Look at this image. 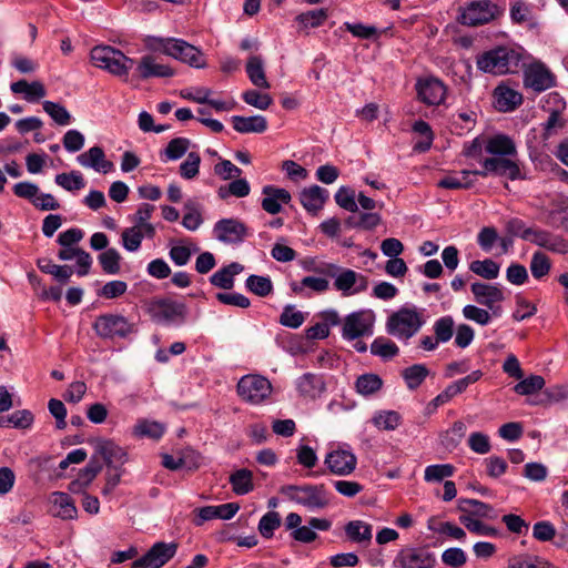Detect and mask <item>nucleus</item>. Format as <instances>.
I'll list each match as a JSON object with an SVG mask.
<instances>
[{"label":"nucleus","mask_w":568,"mask_h":568,"mask_svg":"<svg viewBox=\"0 0 568 568\" xmlns=\"http://www.w3.org/2000/svg\"><path fill=\"white\" fill-rule=\"evenodd\" d=\"M476 63L479 70L487 73H516L523 64V49L498 47L479 55Z\"/></svg>","instance_id":"nucleus-1"},{"label":"nucleus","mask_w":568,"mask_h":568,"mask_svg":"<svg viewBox=\"0 0 568 568\" xmlns=\"http://www.w3.org/2000/svg\"><path fill=\"white\" fill-rule=\"evenodd\" d=\"M311 270H314V273L334 278L333 286L343 296L359 294L368 287V278L365 275L334 263H323Z\"/></svg>","instance_id":"nucleus-2"},{"label":"nucleus","mask_w":568,"mask_h":568,"mask_svg":"<svg viewBox=\"0 0 568 568\" xmlns=\"http://www.w3.org/2000/svg\"><path fill=\"white\" fill-rule=\"evenodd\" d=\"M280 493L308 511L323 510L331 504V494L324 484L285 485Z\"/></svg>","instance_id":"nucleus-3"},{"label":"nucleus","mask_w":568,"mask_h":568,"mask_svg":"<svg viewBox=\"0 0 568 568\" xmlns=\"http://www.w3.org/2000/svg\"><path fill=\"white\" fill-rule=\"evenodd\" d=\"M90 59L94 67L119 78H126L134 64L133 59L111 45H97L92 48Z\"/></svg>","instance_id":"nucleus-4"},{"label":"nucleus","mask_w":568,"mask_h":568,"mask_svg":"<svg viewBox=\"0 0 568 568\" xmlns=\"http://www.w3.org/2000/svg\"><path fill=\"white\" fill-rule=\"evenodd\" d=\"M146 312L155 323L171 325L184 322L186 306L170 298H154L148 303Z\"/></svg>","instance_id":"nucleus-5"},{"label":"nucleus","mask_w":568,"mask_h":568,"mask_svg":"<svg viewBox=\"0 0 568 568\" xmlns=\"http://www.w3.org/2000/svg\"><path fill=\"white\" fill-rule=\"evenodd\" d=\"M423 324L422 316L415 310L400 308L388 317L386 331L397 338L407 341L420 329Z\"/></svg>","instance_id":"nucleus-6"},{"label":"nucleus","mask_w":568,"mask_h":568,"mask_svg":"<svg viewBox=\"0 0 568 568\" xmlns=\"http://www.w3.org/2000/svg\"><path fill=\"white\" fill-rule=\"evenodd\" d=\"M375 314L371 310L353 312L343 318L342 337L352 342L374 334Z\"/></svg>","instance_id":"nucleus-7"},{"label":"nucleus","mask_w":568,"mask_h":568,"mask_svg":"<svg viewBox=\"0 0 568 568\" xmlns=\"http://www.w3.org/2000/svg\"><path fill=\"white\" fill-rule=\"evenodd\" d=\"M155 41L156 47L160 48L166 55L181 60L182 62H185L195 68H202L205 64L202 52L184 40L156 39Z\"/></svg>","instance_id":"nucleus-8"},{"label":"nucleus","mask_w":568,"mask_h":568,"mask_svg":"<svg viewBox=\"0 0 568 568\" xmlns=\"http://www.w3.org/2000/svg\"><path fill=\"white\" fill-rule=\"evenodd\" d=\"M271 392L270 381L261 375H246L237 383L239 396L252 405L264 402L271 395Z\"/></svg>","instance_id":"nucleus-9"},{"label":"nucleus","mask_w":568,"mask_h":568,"mask_svg":"<svg viewBox=\"0 0 568 568\" xmlns=\"http://www.w3.org/2000/svg\"><path fill=\"white\" fill-rule=\"evenodd\" d=\"M93 329L102 338H125L134 331V325L119 314H103L97 317Z\"/></svg>","instance_id":"nucleus-10"},{"label":"nucleus","mask_w":568,"mask_h":568,"mask_svg":"<svg viewBox=\"0 0 568 568\" xmlns=\"http://www.w3.org/2000/svg\"><path fill=\"white\" fill-rule=\"evenodd\" d=\"M436 564V556L427 546L405 547L394 560V565L399 568H435Z\"/></svg>","instance_id":"nucleus-11"},{"label":"nucleus","mask_w":568,"mask_h":568,"mask_svg":"<svg viewBox=\"0 0 568 568\" xmlns=\"http://www.w3.org/2000/svg\"><path fill=\"white\" fill-rule=\"evenodd\" d=\"M499 14L498 7L488 0L469 3L462 12L459 22L464 26L476 27L488 23Z\"/></svg>","instance_id":"nucleus-12"},{"label":"nucleus","mask_w":568,"mask_h":568,"mask_svg":"<svg viewBox=\"0 0 568 568\" xmlns=\"http://www.w3.org/2000/svg\"><path fill=\"white\" fill-rule=\"evenodd\" d=\"M178 550V544L175 542H155L145 555L136 559L133 564V568H161L171 558L174 557Z\"/></svg>","instance_id":"nucleus-13"},{"label":"nucleus","mask_w":568,"mask_h":568,"mask_svg":"<svg viewBox=\"0 0 568 568\" xmlns=\"http://www.w3.org/2000/svg\"><path fill=\"white\" fill-rule=\"evenodd\" d=\"M216 240L226 244L241 243L247 235L244 223L236 219H222L213 227Z\"/></svg>","instance_id":"nucleus-14"},{"label":"nucleus","mask_w":568,"mask_h":568,"mask_svg":"<svg viewBox=\"0 0 568 568\" xmlns=\"http://www.w3.org/2000/svg\"><path fill=\"white\" fill-rule=\"evenodd\" d=\"M481 166L491 174L505 176L511 181L521 179V172L516 156H490L481 161Z\"/></svg>","instance_id":"nucleus-15"},{"label":"nucleus","mask_w":568,"mask_h":568,"mask_svg":"<svg viewBox=\"0 0 568 568\" xmlns=\"http://www.w3.org/2000/svg\"><path fill=\"white\" fill-rule=\"evenodd\" d=\"M419 100L427 105H439L446 97V87L437 78L419 79L416 83Z\"/></svg>","instance_id":"nucleus-16"},{"label":"nucleus","mask_w":568,"mask_h":568,"mask_svg":"<svg viewBox=\"0 0 568 568\" xmlns=\"http://www.w3.org/2000/svg\"><path fill=\"white\" fill-rule=\"evenodd\" d=\"M524 83L536 92H542L555 85V77L545 64L535 62L526 68Z\"/></svg>","instance_id":"nucleus-17"},{"label":"nucleus","mask_w":568,"mask_h":568,"mask_svg":"<svg viewBox=\"0 0 568 568\" xmlns=\"http://www.w3.org/2000/svg\"><path fill=\"white\" fill-rule=\"evenodd\" d=\"M135 73L141 80H148L150 78H170L174 75L173 69L168 64L159 62L158 58L153 54H145L140 59Z\"/></svg>","instance_id":"nucleus-18"},{"label":"nucleus","mask_w":568,"mask_h":568,"mask_svg":"<svg viewBox=\"0 0 568 568\" xmlns=\"http://www.w3.org/2000/svg\"><path fill=\"white\" fill-rule=\"evenodd\" d=\"M356 456L345 449L332 450L326 455L325 465L331 473L338 476H346L356 468Z\"/></svg>","instance_id":"nucleus-19"},{"label":"nucleus","mask_w":568,"mask_h":568,"mask_svg":"<svg viewBox=\"0 0 568 568\" xmlns=\"http://www.w3.org/2000/svg\"><path fill=\"white\" fill-rule=\"evenodd\" d=\"M95 452L102 456L110 468H120L128 460L125 449L110 439H98Z\"/></svg>","instance_id":"nucleus-20"},{"label":"nucleus","mask_w":568,"mask_h":568,"mask_svg":"<svg viewBox=\"0 0 568 568\" xmlns=\"http://www.w3.org/2000/svg\"><path fill=\"white\" fill-rule=\"evenodd\" d=\"M78 163L83 168H90L99 173H110L114 164L105 159V153L100 146H92L77 158Z\"/></svg>","instance_id":"nucleus-21"},{"label":"nucleus","mask_w":568,"mask_h":568,"mask_svg":"<svg viewBox=\"0 0 568 568\" xmlns=\"http://www.w3.org/2000/svg\"><path fill=\"white\" fill-rule=\"evenodd\" d=\"M262 193L264 197L262 199L261 206L272 215L278 214L282 211V204H287L292 200L287 190L274 185H265Z\"/></svg>","instance_id":"nucleus-22"},{"label":"nucleus","mask_w":568,"mask_h":568,"mask_svg":"<svg viewBox=\"0 0 568 568\" xmlns=\"http://www.w3.org/2000/svg\"><path fill=\"white\" fill-rule=\"evenodd\" d=\"M470 290L478 304L493 310L494 314H497L498 308L495 310L494 305L505 298L499 287L483 282H476L471 284Z\"/></svg>","instance_id":"nucleus-23"},{"label":"nucleus","mask_w":568,"mask_h":568,"mask_svg":"<svg viewBox=\"0 0 568 568\" xmlns=\"http://www.w3.org/2000/svg\"><path fill=\"white\" fill-rule=\"evenodd\" d=\"M328 199V191L318 185L305 187L300 193V202L311 214L316 215Z\"/></svg>","instance_id":"nucleus-24"},{"label":"nucleus","mask_w":568,"mask_h":568,"mask_svg":"<svg viewBox=\"0 0 568 568\" xmlns=\"http://www.w3.org/2000/svg\"><path fill=\"white\" fill-rule=\"evenodd\" d=\"M332 526V523L325 518L312 517L308 520V525L298 526L291 532V537L300 542L308 544L317 538L315 529L321 531H327Z\"/></svg>","instance_id":"nucleus-25"},{"label":"nucleus","mask_w":568,"mask_h":568,"mask_svg":"<svg viewBox=\"0 0 568 568\" xmlns=\"http://www.w3.org/2000/svg\"><path fill=\"white\" fill-rule=\"evenodd\" d=\"M296 388L301 396L314 399L325 390V383L322 376L305 373L296 379Z\"/></svg>","instance_id":"nucleus-26"},{"label":"nucleus","mask_w":568,"mask_h":568,"mask_svg":"<svg viewBox=\"0 0 568 568\" xmlns=\"http://www.w3.org/2000/svg\"><path fill=\"white\" fill-rule=\"evenodd\" d=\"M485 151L491 156H517L516 144L508 135L496 134L488 138Z\"/></svg>","instance_id":"nucleus-27"},{"label":"nucleus","mask_w":568,"mask_h":568,"mask_svg":"<svg viewBox=\"0 0 568 568\" xmlns=\"http://www.w3.org/2000/svg\"><path fill=\"white\" fill-rule=\"evenodd\" d=\"M10 90L14 94H23L28 102H38L47 95L45 87L40 81L28 82L27 80H19L10 84Z\"/></svg>","instance_id":"nucleus-28"},{"label":"nucleus","mask_w":568,"mask_h":568,"mask_svg":"<svg viewBox=\"0 0 568 568\" xmlns=\"http://www.w3.org/2000/svg\"><path fill=\"white\" fill-rule=\"evenodd\" d=\"M231 121L239 133H263L267 130V121L263 115H233Z\"/></svg>","instance_id":"nucleus-29"},{"label":"nucleus","mask_w":568,"mask_h":568,"mask_svg":"<svg viewBox=\"0 0 568 568\" xmlns=\"http://www.w3.org/2000/svg\"><path fill=\"white\" fill-rule=\"evenodd\" d=\"M58 257L61 261H71L75 258L79 266L77 272L79 276H85L92 264L90 254L82 248L74 246H62L58 253Z\"/></svg>","instance_id":"nucleus-30"},{"label":"nucleus","mask_w":568,"mask_h":568,"mask_svg":"<svg viewBox=\"0 0 568 568\" xmlns=\"http://www.w3.org/2000/svg\"><path fill=\"white\" fill-rule=\"evenodd\" d=\"M494 99L496 109L501 112L513 111L523 101L520 93L507 87H497Z\"/></svg>","instance_id":"nucleus-31"},{"label":"nucleus","mask_w":568,"mask_h":568,"mask_svg":"<svg viewBox=\"0 0 568 568\" xmlns=\"http://www.w3.org/2000/svg\"><path fill=\"white\" fill-rule=\"evenodd\" d=\"M244 270L243 265L233 262L227 266L216 271L211 277L210 282L212 285L223 288L231 290L234 286V276L240 274Z\"/></svg>","instance_id":"nucleus-32"},{"label":"nucleus","mask_w":568,"mask_h":568,"mask_svg":"<svg viewBox=\"0 0 568 568\" xmlns=\"http://www.w3.org/2000/svg\"><path fill=\"white\" fill-rule=\"evenodd\" d=\"M344 530L348 540L359 545H368L373 537L372 526L363 520L347 523Z\"/></svg>","instance_id":"nucleus-33"},{"label":"nucleus","mask_w":568,"mask_h":568,"mask_svg":"<svg viewBox=\"0 0 568 568\" xmlns=\"http://www.w3.org/2000/svg\"><path fill=\"white\" fill-rule=\"evenodd\" d=\"M52 504L55 509L54 516L68 520L74 519L78 515L77 507L72 500V498L62 491H55L52 494Z\"/></svg>","instance_id":"nucleus-34"},{"label":"nucleus","mask_w":568,"mask_h":568,"mask_svg":"<svg viewBox=\"0 0 568 568\" xmlns=\"http://www.w3.org/2000/svg\"><path fill=\"white\" fill-rule=\"evenodd\" d=\"M246 73L251 82L262 89H270V82L266 80L264 62L260 55H251L246 62Z\"/></svg>","instance_id":"nucleus-35"},{"label":"nucleus","mask_w":568,"mask_h":568,"mask_svg":"<svg viewBox=\"0 0 568 568\" xmlns=\"http://www.w3.org/2000/svg\"><path fill=\"white\" fill-rule=\"evenodd\" d=\"M191 141L186 138L172 139L166 148L160 152L162 162L176 161L181 159L189 150Z\"/></svg>","instance_id":"nucleus-36"},{"label":"nucleus","mask_w":568,"mask_h":568,"mask_svg":"<svg viewBox=\"0 0 568 568\" xmlns=\"http://www.w3.org/2000/svg\"><path fill=\"white\" fill-rule=\"evenodd\" d=\"M383 387V379L373 373H366L357 377L355 388L364 397L375 395Z\"/></svg>","instance_id":"nucleus-37"},{"label":"nucleus","mask_w":568,"mask_h":568,"mask_svg":"<svg viewBox=\"0 0 568 568\" xmlns=\"http://www.w3.org/2000/svg\"><path fill=\"white\" fill-rule=\"evenodd\" d=\"M37 266L41 272L53 275L62 284L67 283L73 274L71 266L53 264L52 261L47 257L39 258Z\"/></svg>","instance_id":"nucleus-38"},{"label":"nucleus","mask_w":568,"mask_h":568,"mask_svg":"<svg viewBox=\"0 0 568 568\" xmlns=\"http://www.w3.org/2000/svg\"><path fill=\"white\" fill-rule=\"evenodd\" d=\"M154 209L155 207L152 204L142 203L132 219L134 222L133 226H139V229L144 230L145 236L149 239H152L155 235V227L149 222Z\"/></svg>","instance_id":"nucleus-39"},{"label":"nucleus","mask_w":568,"mask_h":568,"mask_svg":"<svg viewBox=\"0 0 568 568\" xmlns=\"http://www.w3.org/2000/svg\"><path fill=\"white\" fill-rule=\"evenodd\" d=\"M230 483L236 495H246L253 490V474L246 468L239 469L230 476Z\"/></svg>","instance_id":"nucleus-40"},{"label":"nucleus","mask_w":568,"mask_h":568,"mask_svg":"<svg viewBox=\"0 0 568 568\" xmlns=\"http://www.w3.org/2000/svg\"><path fill=\"white\" fill-rule=\"evenodd\" d=\"M475 183L474 179H470V173L467 170H463L457 174L447 175L438 181L437 185L443 189L449 190H467L470 189Z\"/></svg>","instance_id":"nucleus-41"},{"label":"nucleus","mask_w":568,"mask_h":568,"mask_svg":"<svg viewBox=\"0 0 568 568\" xmlns=\"http://www.w3.org/2000/svg\"><path fill=\"white\" fill-rule=\"evenodd\" d=\"M371 353L385 361L392 359L399 353L398 346L387 337L379 336L371 344Z\"/></svg>","instance_id":"nucleus-42"},{"label":"nucleus","mask_w":568,"mask_h":568,"mask_svg":"<svg viewBox=\"0 0 568 568\" xmlns=\"http://www.w3.org/2000/svg\"><path fill=\"white\" fill-rule=\"evenodd\" d=\"M372 423L382 430H395L402 423V416L395 410H379L377 412Z\"/></svg>","instance_id":"nucleus-43"},{"label":"nucleus","mask_w":568,"mask_h":568,"mask_svg":"<svg viewBox=\"0 0 568 568\" xmlns=\"http://www.w3.org/2000/svg\"><path fill=\"white\" fill-rule=\"evenodd\" d=\"M566 124L567 120L562 116L561 111L558 109L552 110L547 121L542 124V139L549 140L551 136L559 134Z\"/></svg>","instance_id":"nucleus-44"},{"label":"nucleus","mask_w":568,"mask_h":568,"mask_svg":"<svg viewBox=\"0 0 568 568\" xmlns=\"http://www.w3.org/2000/svg\"><path fill=\"white\" fill-rule=\"evenodd\" d=\"M469 270L486 280H495L499 275L500 266L495 261L486 258L484 261H473L469 265Z\"/></svg>","instance_id":"nucleus-45"},{"label":"nucleus","mask_w":568,"mask_h":568,"mask_svg":"<svg viewBox=\"0 0 568 568\" xmlns=\"http://www.w3.org/2000/svg\"><path fill=\"white\" fill-rule=\"evenodd\" d=\"M428 369L423 364H415L405 368L402 373L403 378L409 389H416L427 377Z\"/></svg>","instance_id":"nucleus-46"},{"label":"nucleus","mask_w":568,"mask_h":568,"mask_svg":"<svg viewBox=\"0 0 568 568\" xmlns=\"http://www.w3.org/2000/svg\"><path fill=\"white\" fill-rule=\"evenodd\" d=\"M291 287L295 294H302L305 287L316 293H324L329 288V282L324 277L305 276L301 283H293Z\"/></svg>","instance_id":"nucleus-47"},{"label":"nucleus","mask_w":568,"mask_h":568,"mask_svg":"<svg viewBox=\"0 0 568 568\" xmlns=\"http://www.w3.org/2000/svg\"><path fill=\"white\" fill-rule=\"evenodd\" d=\"M144 236V230L139 226L126 227L121 234L122 245L129 252H136Z\"/></svg>","instance_id":"nucleus-48"},{"label":"nucleus","mask_w":568,"mask_h":568,"mask_svg":"<svg viewBox=\"0 0 568 568\" xmlns=\"http://www.w3.org/2000/svg\"><path fill=\"white\" fill-rule=\"evenodd\" d=\"M135 436L159 439L164 434V426L158 422L139 420L133 430Z\"/></svg>","instance_id":"nucleus-49"},{"label":"nucleus","mask_w":568,"mask_h":568,"mask_svg":"<svg viewBox=\"0 0 568 568\" xmlns=\"http://www.w3.org/2000/svg\"><path fill=\"white\" fill-rule=\"evenodd\" d=\"M54 181L67 191H78L85 186L84 179L78 171L57 174Z\"/></svg>","instance_id":"nucleus-50"},{"label":"nucleus","mask_w":568,"mask_h":568,"mask_svg":"<svg viewBox=\"0 0 568 568\" xmlns=\"http://www.w3.org/2000/svg\"><path fill=\"white\" fill-rule=\"evenodd\" d=\"M245 285L252 293L261 297L267 296L273 290V284L268 276L250 275L246 278Z\"/></svg>","instance_id":"nucleus-51"},{"label":"nucleus","mask_w":568,"mask_h":568,"mask_svg":"<svg viewBox=\"0 0 568 568\" xmlns=\"http://www.w3.org/2000/svg\"><path fill=\"white\" fill-rule=\"evenodd\" d=\"M44 112L59 125H68L71 122V114L60 103L44 101L42 103Z\"/></svg>","instance_id":"nucleus-52"},{"label":"nucleus","mask_w":568,"mask_h":568,"mask_svg":"<svg viewBox=\"0 0 568 568\" xmlns=\"http://www.w3.org/2000/svg\"><path fill=\"white\" fill-rule=\"evenodd\" d=\"M327 9H316L303 12L296 17V21L304 28H317L327 19Z\"/></svg>","instance_id":"nucleus-53"},{"label":"nucleus","mask_w":568,"mask_h":568,"mask_svg":"<svg viewBox=\"0 0 568 568\" xmlns=\"http://www.w3.org/2000/svg\"><path fill=\"white\" fill-rule=\"evenodd\" d=\"M121 256L115 248H106L99 255V262L106 274H118L120 272Z\"/></svg>","instance_id":"nucleus-54"},{"label":"nucleus","mask_w":568,"mask_h":568,"mask_svg":"<svg viewBox=\"0 0 568 568\" xmlns=\"http://www.w3.org/2000/svg\"><path fill=\"white\" fill-rule=\"evenodd\" d=\"M433 329L437 342L446 343L453 337L454 320L450 316H443L435 321Z\"/></svg>","instance_id":"nucleus-55"},{"label":"nucleus","mask_w":568,"mask_h":568,"mask_svg":"<svg viewBox=\"0 0 568 568\" xmlns=\"http://www.w3.org/2000/svg\"><path fill=\"white\" fill-rule=\"evenodd\" d=\"M460 523L470 531L480 536H496L497 529L490 526H487L483 521L475 519L470 515H462L459 517Z\"/></svg>","instance_id":"nucleus-56"},{"label":"nucleus","mask_w":568,"mask_h":568,"mask_svg":"<svg viewBox=\"0 0 568 568\" xmlns=\"http://www.w3.org/2000/svg\"><path fill=\"white\" fill-rule=\"evenodd\" d=\"M545 386V379L540 375H530L520 381L514 390L519 395H531L540 390Z\"/></svg>","instance_id":"nucleus-57"},{"label":"nucleus","mask_w":568,"mask_h":568,"mask_svg":"<svg viewBox=\"0 0 568 568\" xmlns=\"http://www.w3.org/2000/svg\"><path fill=\"white\" fill-rule=\"evenodd\" d=\"M281 516L276 511L266 513L258 523V531L265 538H271L275 529L281 526Z\"/></svg>","instance_id":"nucleus-58"},{"label":"nucleus","mask_w":568,"mask_h":568,"mask_svg":"<svg viewBox=\"0 0 568 568\" xmlns=\"http://www.w3.org/2000/svg\"><path fill=\"white\" fill-rule=\"evenodd\" d=\"M455 467L450 464L429 465L425 468L424 478L426 481H442L453 476Z\"/></svg>","instance_id":"nucleus-59"},{"label":"nucleus","mask_w":568,"mask_h":568,"mask_svg":"<svg viewBox=\"0 0 568 568\" xmlns=\"http://www.w3.org/2000/svg\"><path fill=\"white\" fill-rule=\"evenodd\" d=\"M201 156L196 152L187 153L186 159L180 165V174L183 179L192 180L199 174Z\"/></svg>","instance_id":"nucleus-60"},{"label":"nucleus","mask_w":568,"mask_h":568,"mask_svg":"<svg viewBox=\"0 0 568 568\" xmlns=\"http://www.w3.org/2000/svg\"><path fill=\"white\" fill-rule=\"evenodd\" d=\"M381 223V216L377 213H361L358 216H349L346 224L349 227H362L372 230Z\"/></svg>","instance_id":"nucleus-61"},{"label":"nucleus","mask_w":568,"mask_h":568,"mask_svg":"<svg viewBox=\"0 0 568 568\" xmlns=\"http://www.w3.org/2000/svg\"><path fill=\"white\" fill-rule=\"evenodd\" d=\"M459 509L462 511H469L474 516L490 518L493 507L477 499H464L460 500Z\"/></svg>","instance_id":"nucleus-62"},{"label":"nucleus","mask_w":568,"mask_h":568,"mask_svg":"<svg viewBox=\"0 0 568 568\" xmlns=\"http://www.w3.org/2000/svg\"><path fill=\"white\" fill-rule=\"evenodd\" d=\"M530 271L535 278L540 280L550 271V261L542 252H535L530 261Z\"/></svg>","instance_id":"nucleus-63"},{"label":"nucleus","mask_w":568,"mask_h":568,"mask_svg":"<svg viewBox=\"0 0 568 568\" xmlns=\"http://www.w3.org/2000/svg\"><path fill=\"white\" fill-rule=\"evenodd\" d=\"M242 99L248 105H252L258 110H266L273 102L270 94L260 93L256 90H247L242 94Z\"/></svg>","instance_id":"nucleus-64"}]
</instances>
